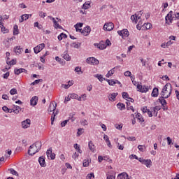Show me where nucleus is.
<instances>
[{
  "mask_svg": "<svg viewBox=\"0 0 179 179\" xmlns=\"http://www.w3.org/2000/svg\"><path fill=\"white\" fill-rule=\"evenodd\" d=\"M173 92V87L171 84H166L160 93L162 99H169L171 96V92Z\"/></svg>",
  "mask_w": 179,
  "mask_h": 179,
  "instance_id": "f257e3e1",
  "label": "nucleus"
},
{
  "mask_svg": "<svg viewBox=\"0 0 179 179\" xmlns=\"http://www.w3.org/2000/svg\"><path fill=\"white\" fill-rule=\"evenodd\" d=\"M41 142L37 141L35 143L32 144L29 146V149L28 150V155L29 156H34V155H36V153H38L40 150H41Z\"/></svg>",
  "mask_w": 179,
  "mask_h": 179,
  "instance_id": "f03ea898",
  "label": "nucleus"
},
{
  "mask_svg": "<svg viewBox=\"0 0 179 179\" xmlns=\"http://www.w3.org/2000/svg\"><path fill=\"white\" fill-rule=\"evenodd\" d=\"M176 19H179V13H173V10H171L165 17L166 23L168 24L173 23V20H176Z\"/></svg>",
  "mask_w": 179,
  "mask_h": 179,
  "instance_id": "7ed1b4c3",
  "label": "nucleus"
},
{
  "mask_svg": "<svg viewBox=\"0 0 179 179\" xmlns=\"http://www.w3.org/2000/svg\"><path fill=\"white\" fill-rule=\"evenodd\" d=\"M117 34L121 36L122 38H127L129 36V31H128V29H124L122 31H117Z\"/></svg>",
  "mask_w": 179,
  "mask_h": 179,
  "instance_id": "20e7f679",
  "label": "nucleus"
},
{
  "mask_svg": "<svg viewBox=\"0 0 179 179\" xmlns=\"http://www.w3.org/2000/svg\"><path fill=\"white\" fill-rule=\"evenodd\" d=\"M45 47V44L41 43L38 45L36 47L34 48V51L35 54H38V52H40L41 51H43Z\"/></svg>",
  "mask_w": 179,
  "mask_h": 179,
  "instance_id": "39448f33",
  "label": "nucleus"
},
{
  "mask_svg": "<svg viewBox=\"0 0 179 179\" xmlns=\"http://www.w3.org/2000/svg\"><path fill=\"white\" fill-rule=\"evenodd\" d=\"M86 62H87V64H90V65L92 64L99 65V60L94 57H88L86 59Z\"/></svg>",
  "mask_w": 179,
  "mask_h": 179,
  "instance_id": "423d86ee",
  "label": "nucleus"
},
{
  "mask_svg": "<svg viewBox=\"0 0 179 179\" xmlns=\"http://www.w3.org/2000/svg\"><path fill=\"white\" fill-rule=\"evenodd\" d=\"M114 29V24L113 22L106 23L103 26V30H106V31H111Z\"/></svg>",
  "mask_w": 179,
  "mask_h": 179,
  "instance_id": "0eeeda50",
  "label": "nucleus"
},
{
  "mask_svg": "<svg viewBox=\"0 0 179 179\" xmlns=\"http://www.w3.org/2000/svg\"><path fill=\"white\" fill-rule=\"evenodd\" d=\"M48 18L53 22L55 29H62V26L58 24V22H57V20L54 17L48 16Z\"/></svg>",
  "mask_w": 179,
  "mask_h": 179,
  "instance_id": "6e6552de",
  "label": "nucleus"
},
{
  "mask_svg": "<svg viewBox=\"0 0 179 179\" xmlns=\"http://www.w3.org/2000/svg\"><path fill=\"white\" fill-rule=\"evenodd\" d=\"M90 31H92L90 27L87 26L83 29L82 34H83V36H89V34H90Z\"/></svg>",
  "mask_w": 179,
  "mask_h": 179,
  "instance_id": "1a4fd4ad",
  "label": "nucleus"
},
{
  "mask_svg": "<svg viewBox=\"0 0 179 179\" xmlns=\"http://www.w3.org/2000/svg\"><path fill=\"white\" fill-rule=\"evenodd\" d=\"M46 155L48 159H51V160H54V159H55V155L52 153V150L51 149L47 150Z\"/></svg>",
  "mask_w": 179,
  "mask_h": 179,
  "instance_id": "9d476101",
  "label": "nucleus"
},
{
  "mask_svg": "<svg viewBox=\"0 0 179 179\" xmlns=\"http://www.w3.org/2000/svg\"><path fill=\"white\" fill-rule=\"evenodd\" d=\"M37 101H38V96H33L30 100L31 106H32L33 107H34V106H37Z\"/></svg>",
  "mask_w": 179,
  "mask_h": 179,
  "instance_id": "9b49d317",
  "label": "nucleus"
},
{
  "mask_svg": "<svg viewBox=\"0 0 179 179\" xmlns=\"http://www.w3.org/2000/svg\"><path fill=\"white\" fill-rule=\"evenodd\" d=\"M137 89L138 90V92H141V93H146V92H148V87H146L145 85L142 86L138 84Z\"/></svg>",
  "mask_w": 179,
  "mask_h": 179,
  "instance_id": "f8f14e48",
  "label": "nucleus"
},
{
  "mask_svg": "<svg viewBox=\"0 0 179 179\" xmlns=\"http://www.w3.org/2000/svg\"><path fill=\"white\" fill-rule=\"evenodd\" d=\"M117 94H118L117 92H113L112 94H109L108 95V100L110 101H115V97H117Z\"/></svg>",
  "mask_w": 179,
  "mask_h": 179,
  "instance_id": "ddd939ff",
  "label": "nucleus"
},
{
  "mask_svg": "<svg viewBox=\"0 0 179 179\" xmlns=\"http://www.w3.org/2000/svg\"><path fill=\"white\" fill-rule=\"evenodd\" d=\"M120 66H117L113 68L111 70H110L106 74V78H110V76H112V75H114V72H115V69H118V68H120Z\"/></svg>",
  "mask_w": 179,
  "mask_h": 179,
  "instance_id": "4468645a",
  "label": "nucleus"
},
{
  "mask_svg": "<svg viewBox=\"0 0 179 179\" xmlns=\"http://www.w3.org/2000/svg\"><path fill=\"white\" fill-rule=\"evenodd\" d=\"M30 122H31V121L29 119H27L26 120H24L22 122V128H24V129L29 128V127H30Z\"/></svg>",
  "mask_w": 179,
  "mask_h": 179,
  "instance_id": "2eb2a0df",
  "label": "nucleus"
},
{
  "mask_svg": "<svg viewBox=\"0 0 179 179\" xmlns=\"http://www.w3.org/2000/svg\"><path fill=\"white\" fill-rule=\"evenodd\" d=\"M22 72H24L25 73H27V70L24 69H14V73L15 75H20V73H22Z\"/></svg>",
  "mask_w": 179,
  "mask_h": 179,
  "instance_id": "dca6fc26",
  "label": "nucleus"
},
{
  "mask_svg": "<svg viewBox=\"0 0 179 179\" xmlns=\"http://www.w3.org/2000/svg\"><path fill=\"white\" fill-rule=\"evenodd\" d=\"M96 47L99 50H106V48H107V45L104 41H101L99 44L96 45Z\"/></svg>",
  "mask_w": 179,
  "mask_h": 179,
  "instance_id": "f3484780",
  "label": "nucleus"
},
{
  "mask_svg": "<svg viewBox=\"0 0 179 179\" xmlns=\"http://www.w3.org/2000/svg\"><path fill=\"white\" fill-rule=\"evenodd\" d=\"M56 108H57V103H54V101H53L50 104L48 111H50V113H52V111H55Z\"/></svg>",
  "mask_w": 179,
  "mask_h": 179,
  "instance_id": "a211bd4d",
  "label": "nucleus"
},
{
  "mask_svg": "<svg viewBox=\"0 0 179 179\" xmlns=\"http://www.w3.org/2000/svg\"><path fill=\"white\" fill-rule=\"evenodd\" d=\"M31 17V14H24L21 16V19L20 20V23H22V22H24V20H27L29 17Z\"/></svg>",
  "mask_w": 179,
  "mask_h": 179,
  "instance_id": "6ab92c4d",
  "label": "nucleus"
},
{
  "mask_svg": "<svg viewBox=\"0 0 179 179\" xmlns=\"http://www.w3.org/2000/svg\"><path fill=\"white\" fill-rule=\"evenodd\" d=\"M38 163L41 167H45V159H44V157L42 156L39 157Z\"/></svg>",
  "mask_w": 179,
  "mask_h": 179,
  "instance_id": "aec40b11",
  "label": "nucleus"
},
{
  "mask_svg": "<svg viewBox=\"0 0 179 179\" xmlns=\"http://www.w3.org/2000/svg\"><path fill=\"white\" fill-rule=\"evenodd\" d=\"M88 146H89V149L91 150V152H93V153H94V152H96V146H94V144H93L92 141H90L88 143Z\"/></svg>",
  "mask_w": 179,
  "mask_h": 179,
  "instance_id": "412c9836",
  "label": "nucleus"
},
{
  "mask_svg": "<svg viewBox=\"0 0 179 179\" xmlns=\"http://www.w3.org/2000/svg\"><path fill=\"white\" fill-rule=\"evenodd\" d=\"M152 97H157L159 96V88L155 87L151 94Z\"/></svg>",
  "mask_w": 179,
  "mask_h": 179,
  "instance_id": "4be33fe9",
  "label": "nucleus"
},
{
  "mask_svg": "<svg viewBox=\"0 0 179 179\" xmlns=\"http://www.w3.org/2000/svg\"><path fill=\"white\" fill-rule=\"evenodd\" d=\"M71 99H75L76 100H78V101H82V97L79 96L77 94H71L70 95Z\"/></svg>",
  "mask_w": 179,
  "mask_h": 179,
  "instance_id": "5701e85b",
  "label": "nucleus"
},
{
  "mask_svg": "<svg viewBox=\"0 0 179 179\" xmlns=\"http://www.w3.org/2000/svg\"><path fill=\"white\" fill-rule=\"evenodd\" d=\"M13 111L15 113V114H19V113L22 111V108L17 106H14L13 108Z\"/></svg>",
  "mask_w": 179,
  "mask_h": 179,
  "instance_id": "b1692460",
  "label": "nucleus"
},
{
  "mask_svg": "<svg viewBox=\"0 0 179 179\" xmlns=\"http://www.w3.org/2000/svg\"><path fill=\"white\" fill-rule=\"evenodd\" d=\"M14 51L17 55H20V54H22V51H23V49H22L20 46H17L14 48Z\"/></svg>",
  "mask_w": 179,
  "mask_h": 179,
  "instance_id": "393cba45",
  "label": "nucleus"
},
{
  "mask_svg": "<svg viewBox=\"0 0 179 179\" xmlns=\"http://www.w3.org/2000/svg\"><path fill=\"white\" fill-rule=\"evenodd\" d=\"M127 177H128V173H127L126 172H123L117 176V179H125L127 178Z\"/></svg>",
  "mask_w": 179,
  "mask_h": 179,
  "instance_id": "a878e982",
  "label": "nucleus"
},
{
  "mask_svg": "<svg viewBox=\"0 0 179 179\" xmlns=\"http://www.w3.org/2000/svg\"><path fill=\"white\" fill-rule=\"evenodd\" d=\"M62 57L64 58V59H66V61H71V57L68 54V52L66 51L64 52V54L62 55Z\"/></svg>",
  "mask_w": 179,
  "mask_h": 179,
  "instance_id": "bb28decb",
  "label": "nucleus"
},
{
  "mask_svg": "<svg viewBox=\"0 0 179 179\" xmlns=\"http://www.w3.org/2000/svg\"><path fill=\"white\" fill-rule=\"evenodd\" d=\"M106 179H115V175L113 172L106 174Z\"/></svg>",
  "mask_w": 179,
  "mask_h": 179,
  "instance_id": "cd10ccee",
  "label": "nucleus"
},
{
  "mask_svg": "<svg viewBox=\"0 0 179 179\" xmlns=\"http://www.w3.org/2000/svg\"><path fill=\"white\" fill-rule=\"evenodd\" d=\"M166 98H162V96L158 99L159 103L162 104V106H167V101H166V99H164Z\"/></svg>",
  "mask_w": 179,
  "mask_h": 179,
  "instance_id": "c85d7f7f",
  "label": "nucleus"
},
{
  "mask_svg": "<svg viewBox=\"0 0 179 179\" xmlns=\"http://www.w3.org/2000/svg\"><path fill=\"white\" fill-rule=\"evenodd\" d=\"M68 38V35H66V34L62 33L61 34H59L57 36V38L59 41H61V40H62V38Z\"/></svg>",
  "mask_w": 179,
  "mask_h": 179,
  "instance_id": "c756f323",
  "label": "nucleus"
},
{
  "mask_svg": "<svg viewBox=\"0 0 179 179\" xmlns=\"http://www.w3.org/2000/svg\"><path fill=\"white\" fill-rule=\"evenodd\" d=\"M136 118H137V120H138L140 122H143L145 121V120H143V117H142V115H141V113H137L136 115Z\"/></svg>",
  "mask_w": 179,
  "mask_h": 179,
  "instance_id": "7c9ffc66",
  "label": "nucleus"
},
{
  "mask_svg": "<svg viewBox=\"0 0 179 179\" xmlns=\"http://www.w3.org/2000/svg\"><path fill=\"white\" fill-rule=\"evenodd\" d=\"M90 8V1H86L82 6L83 9H89Z\"/></svg>",
  "mask_w": 179,
  "mask_h": 179,
  "instance_id": "2f4dec72",
  "label": "nucleus"
},
{
  "mask_svg": "<svg viewBox=\"0 0 179 179\" xmlns=\"http://www.w3.org/2000/svg\"><path fill=\"white\" fill-rule=\"evenodd\" d=\"M117 108H119V110H125V105L122 103H118L117 104Z\"/></svg>",
  "mask_w": 179,
  "mask_h": 179,
  "instance_id": "473e14b6",
  "label": "nucleus"
},
{
  "mask_svg": "<svg viewBox=\"0 0 179 179\" xmlns=\"http://www.w3.org/2000/svg\"><path fill=\"white\" fill-rule=\"evenodd\" d=\"M13 34L14 36H17V34H19V29L17 25H15L13 27Z\"/></svg>",
  "mask_w": 179,
  "mask_h": 179,
  "instance_id": "72a5a7b5",
  "label": "nucleus"
},
{
  "mask_svg": "<svg viewBox=\"0 0 179 179\" xmlns=\"http://www.w3.org/2000/svg\"><path fill=\"white\" fill-rule=\"evenodd\" d=\"M94 77L96 78L99 82H103V80H104V78L101 74H96L94 76Z\"/></svg>",
  "mask_w": 179,
  "mask_h": 179,
  "instance_id": "f704fd0d",
  "label": "nucleus"
},
{
  "mask_svg": "<svg viewBox=\"0 0 179 179\" xmlns=\"http://www.w3.org/2000/svg\"><path fill=\"white\" fill-rule=\"evenodd\" d=\"M137 148L138 150H140V152H145V150L146 149V145H138Z\"/></svg>",
  "mask_w": 179,
  "mask_h": 179,
  "instance_id": "c9c22d12",
  "label": "nucleus"
},
{
  "mask_svg": "<svg viewBox=\"0 0 179 179\" xmlns=\"http://www.w3.org/2000/svg\"><path fill=\"white\" fill-rule=\"evenodd\" d=\"M145 166H146V167H149V166H150L152 164V160L150 159H145L144 161V164Z\"/></svg>",
  "mask_w": 179,
  "mask_h": 179,
  "instance_id": "e433bc0d",
  "label": "nucleus"
},
{
  "mask_svg": "<svg viewBox=\"0 0 179 179\" xmlns=\"http://www.w3.org/2000/svg\"><path fill=\"white\" fill-rule=\"evenodd\" d=\"M106 81L108 82V83L110 86H114V85H115V80L106 79Z\"/></svg>",
  "mask_w": 179,
  "mask_h": 179,
  "instance_id": "4c0bfd02",
  "label": "nucleus"
},
{
  "mask_svg": "<svg viewBox=\"0 0 179 179\" xmlns=\"http://www.w3.org/2000/svg\"><path fill=\"white\" fill-rule=\"evenodd\" d=\"M40 82H43V79L35 80L33 83H31V86H34V85H38Z\"/></svg>",
  "mask_w": 179,
  "mask_h": 179,
  "instance_id": "58836bf2",
  "label": "nucleus"
},
{
  "mask_svg": "<svg viewBox=\"0 0 179 179\" xmlns=\"http://www.w3.org/2000/svg\"><path fill=\"white\" fill-rule=\"evenodd\" d=\"M75 115H76V113H72L70 114V120H71V122H73V121H75V120H76V117H75Z\"/></svg>",
  "mask_w": 179,
  "mask_h": 179,
  "instance_id": "ea45409f",
  "label": "nucleus"
},
{
  "mask_svg": "<svg viewBox=\"0 0 179 179\" xmlns=\"http://www.w3.org/2000/svg\"><path fill=\"white\" fill-rule=\"evenodd\" d=\"M81 125H83V127H85V125H89V122H87V120H80Z\"/></svg>",
  "mask_w": 179,
  "mask_h": 179,
  "instance_id": "a19ab883",
  "label": "nucleus"
},
{
  "mask_svg": "<svg viewBox=\"0 0 179 179\" xmlns=\"http://www.w3.org/2000/svg\"><path fill=\"white\" fill-rule=\"evenodd\" d=\"M57 114H58L57 112H56L55 113V112H53V114H52V117H51V124H54V120H55V116H56Z\"/></svg>",
  "mask_w": 179,
  "mask_h": 179,
  "instance_id": "79ce46f5",
  "label": "nucleus"
},
{
  "mask_svg": "<svg viewBox=\"0 0 179 179\" xmlns=\"http://www.w3.org/2000/svg\"><path fill=\"white\" fill-rule=\"evenodd\" d=\"M8 65H16V60L12 59L11 61H7Z\"/></svg>",
  "mask_w": 179,
  "mask_h": 179,
  "instance_id": "37998d69",
  "label": "nucleus"
},
{
  "mask_svg": "<svg viewBox=\"0 0 179 179\" xmlns=\"http://www.w3.org/2000/svg\"><path fill=\"white\" fill-rule=\"evenodd\" d=\"M131 20H132V22H134V23H138V21L136 20V14L131 16Z\"/></svg>",
  "mask_w": 179,
  "mask_h": 179,
  "instance_id": "c03bdc74",
  "label": "nucleus"
},
{
  "mask_svg": "<svg viewBox=\"0 0 179 179\" xmlns=\"http://www.w3.org/2000/svg\"><path fill=\"white\" fill-rule=\"evenodd\" d=\"M122 96L124 99H129V94H128V92H122Z\"/></svg>",
  "mask_w": 179,
  "mask_h": 179,
  "instance_id": "a18cd8bd",
  "label": "nucleus"
},
{
  "mask_svg": "<svg viewBox=\"0 0 179 179\" xmlns=\"http://www.w3.org/2000/svg\"><path fill=\"white\" fill-rule=\"evenodd\" d=\"M9 171L11 174H13V176H18L17 174V171H15V169H10Z\"/></svg>",
  "mask_w": 179,
  "mask_h": 179,
  "instance_id": "49530a36",
  "label": "nucleus"
},
{
  "mask_svg": "<svg viewBox=\"0 0 179 179\" xmlns=\"http://www.w3.org/2000/svg\"><path fill=\"white\" fill-rule=\"evenodd\" d=\"M75 72H77L78 75L80 74V73H79V72H81V73H83V71H82V69H80V67H79V66L76 67Z\"/></svg>",
  "mask_w": 179,
  "mask_h": 179,
  "instance_id": "de8ad7c7",
  "label": "nucleus"
},
{
  "mask_svg": "<svg viewBox=\"0 0 179 179\" xmlns=\"http://www.w3.org/2000/svg\"><path fill=\"white\" fill-rule=\"evenodd\" d=\"M170 44H171V41H170L169 42L166 43H162L161 45V47L162 48H166V47H168V45H170Z\"/></svg>",
  "mask_w": 179,
  "mask_h": 179,
  "instance_id": "09e8293b",
  "label": "nucleus"
},
{
  "mask_svg": "<svg viewBox=\"0 0 179 179\" xmlns=\"http://www.w3.org/2000/svg\"><path fill=\"white\" fill-rule=\"evenodd\" d=\"M17 93V90L15 88H13L10 91V94L13 96V94H16Z\"/></svg>",
  "mask_w": 179,
  "mask_h": 179,
  "instance_id": "8fccbe9b",
  "label": "nucleus"
},
{
  "mask_svg": "<svg viewBox=\"0 0 179 179\" xmlns=\"http://www.w3.org/2000/svg\"><path fill=\"white\" fill-rule=\"evenodd\" d=\"M83 167H89V161L85 159L83 163Z\"/></svg>",
  "mask_w": 179,
  "mask_h": 179,
  "instance_id": "3c124183",
  "label": "nucleus"
},
{
  "mask_svg": "<svg viewBox=\"0 0 179 179\" xmlns=\"http://www.w3.org/2000/svg\"><path fill=\"white\" fill-rule=\"evenodd\" d=\"M127 110H131V111H133V113H134L135 109L134 108V106H129V103H128V102H127Z\"/></svg>",
  "mask_w": 179,
  "mask_h": 179,
  "instance_id": "603ef678",
  "label": "nucleus"
},
{
  "mask_svg": "<svg viewBox=\"0 0 179 179\" xmlns=\"http://www.w3.org/2000/svg\"><path fill=\"white\" fill-rule=\"evenodd\" d=\"M128 141H131V142H135L136 141V138L134 136H129L127 138Z\"/></svg>",
  "mask_w": 179,
  "mask_h": 179,
  "instance_id": "864d4df0",
  "label": "nucleus"
},
{
  "mask_svg": "<svg viewBox=\"0 0 179 179\" xmlns=\"http://www.w3.org/2000/svg\"><path fill=\"white\" fill-rule=\"evenodd\" d=\"M0 27H1V31H3V33H8V30L6 28H5L3 27V25H1V26L0 25Z\"/></svg>",
  "mask_w": 179,
  "mask_h": 179,
  "instance_id": "5fc2aeb1",
  "label": "nucleus"
},
{
  "mask_svg": "<svg viewBox=\"0 0 179 179\" xmlns=\"http://www.w3.org/2000/svg\"><path fill=\"white\" fill-rule=\"evenodd\" d=\"M117 148L119 149V150H124V145H120V143H117Z\"/></svg>",
  "mask_w": 179,
  "mask_h": 179,
  "instance_id": "6e6d98bb",
  "label": "nucleus"
},
{
  "mask_svg": "<svg viewBox=\"0 0 179 179\" xmlns=\"http://www.w3.org/2000/svg\"><path fill=\"white\" fill-rule=\"evenodd\" d=\"M39 16H40L41 17H45V16H47V13H44V12H43V11H41V12L39 13Z\"/></svg>",
  "mask_w": 179,
  "mask_h": 179,
  "instance_id": "4d7b16f0",
  "label": "nucleus"
},
{
  "mask_svg": "<svg viewBox=\"0 0 179 179\" xmlns=\"http://www.w3.org/2000/svg\"><path fill=\"white\" fill-rule=\"evenodd\" d=\"M68 121H69V120H66L63 121L61 123V127H65V125H66V124H68Z\"/></svg>",
  "mask_w": 179,
  "mask_h": 179,
  "instance_id": "13d9d810",
  "label": "nucleus"
},
{
  "mask_svg": "<svg viewBox=\"0 0 179 179\" xmlns=\"http://www.w3.org/2000/svg\"><path fill=\"white\" fill-rule=\"evenodd\" d=\"M74 27H83V23L82 22H79V23H77L76 25H74Z\"/></svg>",
  "mask_w": 179,
  "mask_h": 179,
  "instance_id": "bf43d9fd",
  "label": "nucleus"
},
{
  "mask_svg": "<svg viewBox=\"0 0 179 179\" xmlns=\"http://www.w3.org/2000/svg\"><path fill=\"white\" fill-rule=\"evenodd\" d=\"M124 76H131V75H132V73H131V71H127L124 72Z\"/></svg>",
  "mask_w": 179,
  "mask_h": 179,
  "instance_id": "052dcab7",
  "label": "nucleus"
},
{
  "mask_svg": "<svg viewBox=\"0 0 179 179\" xmlns=\"http://www.w3.org/2000/svg\"><path fill=\"white\" fill-rule=\"evenodd\" d=\"M40 61L43 62V64H45V55H43L42 57H40Z\"/></svg>",
  "mask_w": 179,
  "mask_h": 179,
  "instance_id": "680f3d73",
  "label": "nucleus"
},
{
  "mask_svg": "<svg viewBox=\"0 0 179 179\" xmlns=\"http://www.w3.org/2000/svg\"><path fill=\"white\" fill-rule=\"evenodd\" d=\"M141 26H142V22H141V20H140L138 24L136 26L138 30H141L142 29Z\"/></svg>",
  "mask_w": 179,
  "mask_h": 179,
  "instance_id": "e2e57ef3",
  "label": "nucleus"
},
{
  "mask_svg": "<svg viewBox=\"0 0 179 179\" xmlns=\"http://www.w3.org/2000/svg\"><path fill=\"white\" fill-rule=\"evenodd\" d=\"M73 48H79L80 45V43H73Z\"/></svg>",
  "mask_w": 179,
  "mask_h": 179,
  "instance_id": "0e129e2a",
  "label": "nucleus"
},
{
  "mask_svg": "<svg viewBox=\"0 0 179 179\" xmlns=\"http://www.w3.org/2000/svg\"><path fill=\"white\" fill-rule=\"evenodd\" d=\"M10 73L6 72V73L3 74V79H8L9 78Z\"/></svg>",
  "mask_w": 179,
  "mask_h": 179,
  "instance_id": "69168bd1",
  "label": "nucleus"
},
{
  "mask_svg": "<svg viewBox=\"0 0 179 179\" xmlns=\"http://www.w3.org/2000/svg\"><path fill=\"white\" fill-rule=\"evenodd\" d=\"M62 87H64V89H69V85L68 84H62Z\"/></svg>",
  "mask_w": 179,
  "mask_h": 179,
  "instance_id": "338daca9",
  "label": "nucleus"
},
{
  "mask_svg": "<svg viewBox=\"0 0 179 179\" xmlns=\"http://www.w3.org/2000/svg\"><path fill=\"white\" fill-rule=\"evenodd\" d=\"M175 93L176 94L177 99L179 100V91L178 90H176Z\"/></svg>",
  "mask_w": 179,
  "mask_h": 179,
  "instance_id": "774afa93",
  "label": "nucleus"
}]
</instances>
